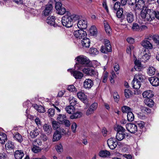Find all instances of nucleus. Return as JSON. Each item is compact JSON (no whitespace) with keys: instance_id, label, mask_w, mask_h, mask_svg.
<instances>
[{"instance_id":"1","label":"nucleus","mask_w":159,"mask_h":159,"mask_svg":"<svg viewBox=\"0 0 159 159\" xmlns=\"http://www.w3.org/2000/svg\"><path fill=\"white\" fill-rule=\"evenodd\" d=\"M79 64H76V65L79 70H81L83 68L82 65H87L89 63L90 61L85 56L80 55L77 56L75 59Z\"/></svg>"},{"instance_id":"2","label":"nucleus","mask_w":159,"mask_h":159,"mask_svg":"<svg viewBox=\"0 0 159 159\" xmlns=\"http://www.w3.org/2000/svg\"><path fill=\"white\" fill-rule=\"evenodd\" d=\"M61 22L62 25L67 28L71 27L73 25L72 20L70 15H66L62 17Z\"/></svg>"},{"instance_id":"3","label":"nucleus","mask_w":159,"mask_h":159,"mask_svg":"<svg viewBox=\"0 0 159 159\" xmlns=\"http://www.w3.org/2000/svg\"><path fill=\"white\" fill-rule=\"evenodd\" d=\"M112 51V48L109 41L107 39L104 40L103 45L101 47V52L104 53H106L108 52H111Z\"/></svg>"},{"instance_id":"4","label":"nucleus","mask_w":159,"mask_h":159,"mask_svg":"<svg viewBox=\"0 0 159 159\" xmlns=\"http://www.w3.org/2000/svg\"><path fill=\"white\" fill-rule=\"evenodd\" d=\"M98 107V103L94 102L91 104L85 111V115L87 116H89L93 114L96 110Z\"/></svg>"},{"instance_id":"5","label":"nucleus","mask_w":159,"mask_h":159,"mask_svg":"<svg viewBox=\"0 0 159 159\" xmlns=\"http://www.w3.org/2000/svg\"><path fill=\"white\" fill-rule=\"evenodd\" d=\"M81 70L84 73L89 76H97L98 75V72L96 70L91 68H83Z\"/></svg>"},{"instance_id":"6","label":"nucleus","mask_w":159,"mask_h":159,"mask_svg":"<svg viewBox=\"0 0 159 159\" xmlns=\"http://www.w3.org/2000/svg\"><path fill=\"white\" fill-rule=\"evenodd\" d=\"M74 34L76 38L79 39H83L86 36L87 33L83 30L80 29L75 31L74 32Z\"/></svg>"},{"instance_id":"7","label":"nucleus","mask_w":159,"mask_h":159,"mask_svg":"<svg viewBox=\"0 0 159 159\" xmlns=\"http://www.w3.org/2000/svg\"><path fill=\"white\" fill-rule=\"evenodd\" d=\"M39 141V140L35 139L32 142L33 146L31 148V150L35 153H38L41 151V148L37 146V145H40L41 143Z\"/></svg>"},{"instance_id":"8","label":"nucleus","mask_w":159,"mask_h":159,"mask_svg":"<svg viewBox=\"0 0 159 159\" xmlns=\"http://www.w3.org/2000/svg\"><path fill=\"white\" fill-rule=\"evenodd\" d=\"M68 71H70L71 75L76 79H81L83 77L84 74L79 71L69 69Z\"/></svg>"},{"instance_id":"9","label":"nucleus","mask_w":159,"mask_h":159,"mask_svg":"<svg viewBox=\"0 0 159 159\" xmlns=\"http://www.w3.org/2000/svg\"><path fill=\"white\" fill-rule=\"evenodd\" d=\"M127 130L131 133H134L138 130L137 125L134 124L129 123L126 125Z\"/></svg>"},{"instance_id":"10","label":"nucleus","mask_w":159,"mask_h":159,"mask_svg":"<svg viewBox=\"0 0 159 159\" xmlns=\"http://www.w3.org/2000/svg\"><path fill=\"white\" fill-rule=\"evenodd\" d=\"M107 143L108 146L111 149H114L117 146V142L115 139L111 138L108 139Z\"/></svg>"},{"instance_id":"11","label":"nucleus","mask_w":159,"mask_h":159,"mask_svg":"<svg viewBox=\"0 0 159 159\" xmlns=\"http://www.w3.org/2000/svg\"><path fill=\"white\" fill-rule=\"evenodd\" d=\"M153 13V10L147 9V13L144 20L151 21L154 19L155 15Z\"/></svg>"},{"instance_id":"12","label":"nucleus","mask_w":159,"mask_h":159,"mask_svg":"<svg viewBox=\"0 0 159 159\" xmlns=\"http://www.w3.org/2000/svg\"><path fill=\"white\" fill-rule=\"evenodd\" d=\"M77 26L80 29H85L87 27V20L85 19H81L78 21Z\"/></svg>"},{"instance_id":"13","label":"nucleus","mask_w":159,"mask_h":159,"mask_svg":"<svg viewBox=\"0 0 159 159\" xmlns=\"http://www.w3.org/2000/svg\"><path fill=\"white\" fill-rule=\"evenodd\" d=\"M93 82L91 79H87L84 82L83 86L86 89H90L93 86Z\"/></svg>"},{"instance_id":"14","label":"nucleus","mask_w":159,"mask_h":159,"mask_svg":"<svg viewBox=\"0 0 159 159\" xmlns=\"http://www.w3.org/2000/svg\"><path fill=\"white\" fill-rule=\"evenodd\" d=\"M141 45L144 48L148 49H151L153 48V46L151 43L147 39H144L141 42Z\"/></svg>"},{"instance_id":"15","label":"nucleus","mask_w":159,"mask_h":159,"mask_svg":"<svg viewBox=\"0 0 159 159\" xmlns=\"http://www.w3.org/2000/svg\"><path fill=\"white\" fill-rule=\"evenodd\" d=\"M148 80L152 85L154 86L159 85V79L156 77L153 76L149 78Z\"/></svg>"},{"instance_id":"16","label":"nucleus","mask_w":159,"mask_h":159,"mask_svg":"<svg viewBox=\"0 0 159 159\" xmlns=\"http://www.w3.org/2000/svg\"><path fill=\"white\" fill-rule=\"evenodd\" d=\"M46 22L48 24L54 27H56L57 25L55 22V17L53 16H48Z\"/></svg>"},{"instance_id":"17","label":"nucleus","mask_w":159,"mask_h":159,"mask_svg":"<svg viewBox=\"0 0 159 159\" xmlns=\"http://www.w3.org/2000/svg\"><path fill=\"white\" fill-rule=\"evenodd\" d=\"M52 9V4H47L43 11V14L46 16H48L51 11Z\"/></svg>"},{"instance_id":"18","label":"nucleus","mask_w":159,"mask_h":159,"mask_svg":"<svg viewBox=\"0 0 159 159\" xmlns=\"http://www.w3.org/2000/svg\"><path fill=\"white\" fill-rule=\"evenodd\" d=\"M81 43L83 48H89L90 45V40L89 38L85 37L81 40Z\"/></svg>"},{"instance_id":"19","label":"nucleus","mask_w":159,"mask_h":159,"mask_svg":"<svg viewBox=\"0 0 159 159\" xmlns=\"http://www.w3.org/2000/svg\"><path fill=\"white\" fill-rule=\"evenodd\" d=\"M77 96L78 98L82 101H83L84 103H87L88 101L87 100L86 96L84 93L79 92L77 93Z\"/></svg>"},{"instance_id":"20","label":"nucleus","mask_w":159,"mask_h":159,"mask_svg":"<svg viewBox=\"0 0 159 159\" xmlns=\"http://www.w3.org/2000/svg\"><path fill=\"white\" fill-rule=\"evenodd\" d=\"M14 155L16 159H21L24 154L22 150H17L15 152Z\"/></svg>"},{"instance_id":"21","label":"nucleus","mask_w":159,"mask_h":159,"mask_svg":"<svg viewBox=\"0 0 159 159\" xmlns=\"http://www.w3.org/2000/svg\"><path fill=\"white\" fill-rule=\"evenodd\" d=\"M13 138L15 140L20 143H21L23 140L22 135L18 132L13 134Z\"/></svg>"},{"instance_id":"22","label":"nucleus","mask_w":159,"mask_h":159,"mask_svg":"<svg viewBox=\"0 0 159 159\" xmlns=\"http://www.w3.org/2000/svg\"><path fill=\"white\" fill-rule=\"evenodd\" d=\"M61 135L58 130H57L54 132L53 136L52 141H57L61 138Z\"/></svg>"},{"instance_id":"23","label":"nucleus","mask_w":159,"mask_h":159,"mask_svg":"<svg viewBox=\"0 0 159 159\" xmlns=\"http://www.w3.org/2000/svg\"><path fill=\"white\" fill-rule=\"evenodd\" d=\"M147 53L145 50L143 52V55L142 56V57L140 58V61L142 62H145L148 60L150 57V53Z\"/></svg>"},{"instance_id":"24","label":"nucleus","mask_w":159,"mask_h":159,"mask_svg":"<svg viewBox=\"0 0 159 159\" xmlns=\"http://www.w3.org/2000/svg\"><path fill=\"white\" fill-rule=\"evenodd\" d=\"M142 95L143 98L147 99L151 98L153 96L152 92L150 90L145 91L143 93Z\"/></svg>"},{"instance_id":"25","label":"nucleus","mask_w":159,"mask_h":159,"mask_svg":"<svg viewBox=\"0 0 159 159\" xmlns=\"http://www.w3.org/2000/svg\"><path fill=\"white\" fill-rule=\"evenodd\" d=\"M135 66L134 68L135 70L138 71H140L143 68V66H142L140 62L139 61L136 60L134 61Z\"/></svg>"},{"instance_id":"26","label":"nucleus","mask_w":159,"mask_h":159,"mask_svg":"<svg viewBox=\"0 0 159 159\" xmlns=\"http://www.w3.org/2000/svg\"><path fill=\"white\" fill-rule=\"evenodd\" d=\"M145 78V76L141 73L136 74L134 76V79L136 80L142 82Z\"/></svg>"},{"instance_id":"27","label":"nucleus","mask_w":159,"mask_h":159,"mask_svg":"<svg viewBox=\"0 0 159 159\" xmlns=\"http://www.w3.org/2000/svg\"><path fill=\"white\" fill-rule=\"evenodd\" d=\"M141 83L139 81L134 80V79L132 82V84H133V88L136 89H139L140 88L141 86Z\"/></svg>"},{"instance_id":"28","label":"nucleus","mask_w":159,"mask_h":159,"mask_svg":"<svg viewBox=\"0 0 159 159\" xmlns=\"http://www.w3.org/2000/svg\"><path fill=\"white\" fill-rule=\"evenodd\" d=\"M126 19L129 23H132L134 20V16L133 14L131 12H127L126 14Z\"/></svg>"},{"instance_id":"29","label":"nucleus","mask_w":159,"mask_h":159,"mask_svg":"<svg viewBox=\"0 0 159 159\" xmlns=\"http://www.w3.org/2000/svg\"><path fill=\"white\" fill-rule=\"evenodd\" d=\"M135 6L137 9H141L144 8V2L143 0H139L135 3Z\"/></svg>"},{"instance_id":"30","label":"nucleus","mask_w":159,"mask_h":159,"mask_svg":"<svg viewBox=\"0 0 159 159\" xmlns=\"http://www.w3.org/2000/svg\"><path fill=\"white\" fill-rule=\"evenodd\" d=\"M7 140V138L6 134L4 133H0V143L2 144H4Z\"/></svg>"},{"instance_id":"31","label":"nucleus","mask_w":159,"mask_h":159,"mask_svg":"<svg viewBox=\"0 0 159 159\" xmlns=\"http://www.w3.org/2000/svg\"><path fill=\"white\" fill-rule=\"evenodd\" d=\"M110 154V152L106 150H102L99 152V155L102 157H106Z\"/></svg>"},{"instance_id":"32","label":"nucleus","mask_w":159,"mask_h":159,"mask_svg":"<svg viewBox=\"0 0 159 159\" xmlns=\"http://www.w3.org/2000/svg\"><path fill=\"white\" fill-rule=\"evenodd\" d=\"M70 116V118L72 119L80 118L82 115V113L81 112L77 111L75 113H73Z\"/></svg>"},{"instance_id":"33","label":"nucleus","mask_w":159,"mask_h":159,"mask_svg":"<svg viewBox=\"0 0 159 159\" xmlns=\"http://www.w3.org/2000/svg\"><path fill=\"white\" fill-rule=\"evenodd\" d=\"M125 134L124 133L117 132L116 139L118 141H121L124 139Z\"/></svg>"},{"instance_id":"34","label":"nucleus","mask_w":159,"mask_h":159,"mask_svg":"<svg viewBox=\"0 0 159 159\" xmlns=\"http://www.w3.org/2000/svg\"><path fill=\"white\" fill-rule=\"evenodd\" d=\"M145 104L150 107H152L154 105V102L151 99L147 98L144 100Z\"/></svg>"},{"instance_id":"35","label":"nucleus","mask_w":159,"mask_h":159,"mask_svg":"<svg viewBox=\"0 0 159 159\" xmlns=\"http://www.w3.org/2000/svg\"><path fill=\"white\" fill-rule=\"evenodd\" d=\"M43 129L47 134H50L51 132L52 128L51 127L47 124H45L43 125Z\"/></svg>"},{"instance_id":"36","label":"nucleus","mask_w":159,"mask_h":159,"mask_svg":"<svg viewBox=\"0 0 159 159\" xmlns=\"http://www.w3.org/2000/svg\"><path fill=\"white\" fill-rule=\"evenodd\" d=\"M65 110L68 113L71 114L74 112L75 109L74 107L72 105L66 107Z\"/></svg>"},{"instance_id":"37","label":"nucleus","mask_w":159,"mask_h":159,"mask_svg":"<svg viewBox=\"0 0 159 159\" xmlns=\"http://www.w3.org/2000/svg\"><path fill=\"white\" fill-rule=\"evenodd\" d=\"M104 24L105 30L106 33L108 34H110L111 31V29L110 26L106 22H104Z\"/></svg>"},{"instance_id":"38","label":"nucleus","mask_w":159,"mask_h":159,"mask_svg":"<svg viewBox=\"0 0 159 159\" xmlns=\"http://www.w3.org/2000/svg\"><path fill=\"white\" fill-rule=\"evenodd\" d=\"M156 70L153 67H149L148 69L147 73L149 75L152 76L154 75Z\"/></svg>"},{"instance_id":"39","label":"nucleus","mask_w":159,"mask_h":159,"mask_svg":"<svg viewBox=\"0 0 159 159\" xmlns=\"http://www.w3.org/2000/svg\"><path fill=\"white\" fill-rule=\"evenodd\" d=\"M39 134V131L37 129H35L34 130L31 131L30 133V136L32 138H34Z\"/></svg>"},{"instance_id":"40","label":"nucleus","mask_w":159,"mask_h":159,"mask_svg":"<svg viewBox=\"0 0 159 159\" xmlns=\"http://www.w3.org/2000/svg\"><path fill=\"white\" fill-rule=\"evenodd\" d=\"M133 94L132 91L129 89H126L124 90V94L126 98H129Z\"/></svg>"},{"instance_id":"41","label":"nucleus","mask_w":159,"mask_h":159,"mask_svg":"<svg viewBox=\"0 0 159 159\" xmlns=\"http://www.w3.org/2000/svg\"><path fill=\"white\" fill-rule=\"evenodd\" d=\"M5 147L7 149H13L15 146L13 143L11 141H8V143L5 144Z\"/></svg>"},{"instance_id":"42","label":"nucleus","mask_w":159,"mask_h":159,"mask_svg":"<svg viewBox=\"0 0 159 159\" xmlns=\"http://www.w3.org/2000/svg\"><path fill=\"white\" fill-rule=\"evenodd\" d=\"M89 52L93 56H95L98 54V51L96 48H90Z\"/></svg>"},{"instance_id":"43","label":"nucleus","mask_w":159,"mask_h":159,"mask_svg":"<svg viewBox=\"0 0 159 159\" xmlns=\"http://www.w3.org/2000/svg\"><path fill=\"white\" fill-rule=\"evenodd\" d=\"M134 116L131 111L128 112L127 115V120L130 122L133 121L134 120Z\"/></svg>"},{"instance_id":"44","label":"nucleus","mask_w":159,"mask_h":159,"mask_svg":"<svg viewBox=\"0 0 159 159\" xmlns=\"http://www.w3.org/2000/svg\"><path fill=\"white\" fill-rule=\"evenodd\" d=\"M90 32L93 35H96L98 33L96 27L94 25L92 26L90 29Z\"/></svg>"},{"instance_id":"45","label":"nucleus","mask_w":159,"mask_h":159,"mask_svg":"<svg viewBox=\"0 0 159 159\" xmlns=\"http://www.w3.org/2000/svg\"><path fill=\"white\" fill-rule=\"evenodd\" d=\"M150 37L152 38L155 43H158L159 44V36L158 35H151Z\"/></svg>"},{"instance_id":"46","label":"nucleus","mask_w":159,"mask_h":159,"mask_svg":"<svg viewBox=\"0 0 159 159\" xmlns=\"http://www.w3.org/2000/svg\"><path fill=\"white\" fill-rule=\"evenodd\" d=\"M122 111L123 113H127L131 111V109L127 106H124L122 107Z\"/></svg>"},{"instance_id":"47","label":"nucleus","mask_w":159,"mask_h":159,"mask_svg":"<svg viewBox=\"0 0 159 159\" xmlns=\"http://www.w3.org/2000/svg\"><path fill=\"white\" fill-rule=\"evenodd\" d=\"M132 29L134 31H140V27L139 25L136 23H134Z\"/></svg>"},{"instance_id":"48","label":"nucleus","mask_w":159,"mask_h":159,"mask_svg":"<svg viewBox=\"0 0 159 159\" xmlns=\"http://www.w3.org/2000/svg\"><path fill=\"white\" fill-rule=\"evenodd\" d=\"M147 13V7L145 9H144V8H143V9L141 11V16L143 19H145L146 15Z\"/></svg>"},{"instance_id":"49","label":"nucleus","mask_w":159,"mask_h":159,"mask_svg":"<svg viewBox=\"0 0 159 159\" xmlns=\"http://www.w3.org/2000/svg\"><path fill=\"white\" fill-rule=\"evenodd\" d=\"M70 17L71 18V19L72 20L73 23L74 21H75L77 20L79 21L80 20V16L78 15H70Z\"/></svg>"},{"instance_id":"50","label":"nucleus","mask_w":159,"mask_h":159,"mask_svg":"<svg viewBox=\"0 0 159 159\" xmlns=\"http://www.w3.org/2000/svg\"><path fill=\"white\" fill-rule=\"evenodd\" d=\"M108 76V73L107 71H104L102 76V81L103 83H105L107 82Z\"/></svg>"},{"instance_id":"51","label":"nucleus","mask_w":159,"mask_h":159,"mask_svg":"<svg viewBox=\"0 0 159 159\" xmlns=\"http://www.w3.org/2000/svg\"><path fill=\"white\" fill-rule=\"evenodd\" d=\"M52 125L54 129H57L60 128V125L58 122L56 121H53L52 122Z\"/></svg>"},{"instance_id":"52","label":"nucleus","mask_w":159,"mask_h":159,"mask_svg":"<svg viewBox=\"0 0 159 159\" xmlns=\"http://www.w3.org/2000/svg\"><path fill=\"white\" fill-rule=\"evenodd\" d=\"M66 118V116L64 115L59 114L57 117V120L62 123Z\"/></svg>"},{"instance_id":"53","label":"nucleus","mask_w":159,"mask_h":159,"mask_svg":"<svg viewBox=\"0 0 159 159\" xmlns=\"http://www.w3.org/2000/svg\"><path fill=\"white\" fill-rule=\"evenodd\" d=\"M123 12V9L121 8L117 11L116 14L117 17L118 18H121L122 16Z\"/></svg>"},{"instance_id":"54","label":"nucleus","mask_w":159,"mask_h":159,"mask_svg":"<svg viewBox=\"0 0 159 159\" xmlns=\"http://www.w3.org/2000/svg\"><path fill=\"white\" fill-rule=\"evenodd\" d=\"M120 3L119 2H116L114 4L113 7L112 8L113 10L116 11L118 9H119L120 8Z\"/></svg>"},{"instance_id":"55","label":"nucleus","mask_w":159,"mask_h":159,"mask_svg":"<svg viewBox=\"0 0 159 159\" xmlns=\"http://www.w3.org/2000/svg\"><path fill=\"white\" fill-rule=\"evenodd\" d=\"M57 11H58V13L61 15L64 14L66 11V8L63 7H62Z\"/></svg>"},{"instance_id":"56","label":"nucleus","mask_w":159,"mask_h":159,"mask_svg":"<svg viewBox=\"0 0 159 159\" xmlns=\"http://www.w3.org/2000/svg\"><path fill=\"white\" fill-rule=\"evenodd\" d=\"M67 89L70 92H76L77 90L75 87L74 85H71L68 86L67 87Z\"/></svg>"},{"instance_id":"57","label":"nucleus","mask_w":159,"mask_h":159,"mask_svg":"<svg viewBox=\"0 0 159 159\" xmlns=\"http://www.w3.org/2000/svg\"><path fill=\"white\" fill-rule=\"evenodd\" d=\"M56 148L57 151L59 153H61L63 151L62 146L61 144L57 145Z\"/></svg>"},{"instance_id":"58","label":"nucleus","mask_w":159,"mask_h":159,"mask_svg":"<svg viewBox=\"0 0 159 159\" xmlns=\"http://www.w3.org/2000/svg\"><path fill=\"white\" fill-rule=\"evenodd\" d=\"M137 124L140 129H143L144 127L145 123L143 121H138L137 123Z\"/></svg>"},{"instance_id":"59","label":"nucleus","mask_w":159,"mask_h":159,"mask_svg":"<svg viewBox=\"0 0 159 159\" xmlns=\"http://www.w3.org/2000/svg\"><path fill=\"white\" fill-rule=\"evenodd\" d=\"M34 121L38 127L41 126L42 122L38 117H36L34 119Z\"/></svg>"},{"instance_id":"60","label":"nucleus","mask_w":159,"mask_h":159,"mask_svg":"<svg viewBox=\"0 0 159 159\" xmlns=\"http://www.w3.org/2000/svg\"><path fill=\"white\" fill-rule=\"evenodd\" d=\"M134 47L132 45L128 47L126 49L127 53L128 54L131 55V51L134 49Z\"/></svg>"},{"instance_id":"61","label":"nucleus","mask_w":159,"mask_h":159,"mask_svg":"<svg viewBox=\"0 0 159 159\" xmlns=\"http://www.w3.org/2000/svg\"><path fill=\"white\" fill-rule=\"evenodd\" d=\"M62 7V4L61 2H56L55 7L57 11L58 10Z\"/></svg>"},{"instance_id":"62","label":"nucleus","mask_w":159,"mask_h":159,"mask_svg":"<svg viewBox=\"0 0 159 159\" xmlns=\"http://www.w3.org/2000/svg\"><path fill=\"white\" fill-rule=\"evenodd\" d=\"M117 128V132L124 133L125 130V129L120 125H118Z\"/></svg>"},{"instance_id":"63","label":"nucleus","mask_w":159,"mask_h":159,"mask_svg":"<svg viewBox=\"0 0 159 159\" xmlns=\"http://www.w3.org/2000/svg\"><path fill=\"white\" fill-rule=\"evenodd\" d=\"M48 112L49 116H53L54 115V109L50 108L48 110Z\"/></svg>"},{"instance_id":"64","label":"nucleus","mask_w":159,"mask_h":159,"mask_svg":"<svg viewBox=\"0 0 159 159\" xmlns=\"http://www.w3.org/2000/svg\"><path fill=\"white\" fill-rule=\"evenodd\" d=\"M114 98L116 102H118L119 99V96L117 93H114L113 94Z\"/></svg>"}]
</instances>
